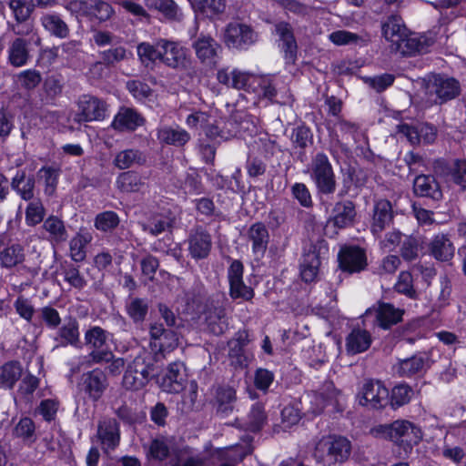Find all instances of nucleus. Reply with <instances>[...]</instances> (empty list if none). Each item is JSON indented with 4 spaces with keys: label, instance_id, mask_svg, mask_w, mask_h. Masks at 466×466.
Wrapping results in <instances>:
<instances>
[{
    "label": "nucleus",
    "instance_id": "nucleus-57",
    "mask_svg": "<svg viewBox=\"0 0 466 466\" xmlns=\"http://www.w3.org/2000/svg\"><path fill=\"white\" fill-rule=\"evenodd\" d=\"M421 242L420 238L413 236H405L401 241L400 253L406 261H413L419 257Z\"/></svg>",
    "mask_w": 466,
    "mask_h": 466
},
{
    "label": "nucleus",
    "instance_id": "nucleus-30",
    "mask_svg": "<svg viewBox=\"0 0 466 466\" xmlns=\"http://www.w3.org/2000/svg\"><path fill=\"white\" fill-rule=\"evenodd\" d=\"M187 374L185 365L180 361L170 363L165 376L162 378L161 387L168 393L180 392L186 384Z\"/></svg>",
    "mask_w": 466,
    "mask_h": 466
},
{
    "label": "nucleus",
    "instance_id": "nucleus-33",
    "mask_svg": "<svg viewBox=\"0 0 466 466\" xmlns=\"http://www.w3.org/2000/svg\"><path fill=\"white\" fill-rule=\"evenodd\" d=\"M413 192L418 197L434 201H440L443 197L439 182L431 175L417 176L413 180Z\"/></svg>",
    "mask_w": 466,
    "mask_h": 466
},
{
    "label": "nucleus",
    "instance_id": "nucleus-31",
    "mask_svg": "<svg viewBox=\"0 0 466 466\" xmlns=\"http://www.w3.org/2000/svg\"><path fill=\"white\" fill-rule=\"evenodd\" d=\"M434 171L446 176L448 181L461 186L462 190L466 189V160L456 159L451 166L444 160H437Z\"/></svg>",
    "mask_w": 466,
    "mask_h": 466
},
{
    "label": "nucleus",
    "instance_id": "nucleus-21",
    "mask_svg": "<svg viewBox=\"0 0 466 466\" xmlns=\"http://www.w3.org/2000/svg\"><path fill=\"white\" fill-rule=\"evenodd\" d=\"M357 217L356 205L351 200H341L335 203L327 226L336 229H344L352 227Z\"/></svg>",
    "mask_w": 466,
    "mask_h": 466
},
{
    "label": "nucleus",
    "instance_id": "nucleus-13",
    "mask_svg": "<svg viewBox=\"0 0 466 466\" xmlns=\"http://www.w3.org/2000/svg\"><path fill=\"white\" fill-rule=\"evenodd\" d=\"M243 274V263L238 259H231V263L228 268V294L232 299L250 301L255 293L252 288L245 284Z\"/></svg>",
    "mask_w": 466,
    "mask_h": 466
},
{
    "label": "nucleus",
    "instance_id": "nucleus-46",
    "mask_svg": "<svg viewBox=\"0 0 466 466\" xmlns=\"http://www.w3.org/2000/svg\"><path fill=\"white\" fill-rule=\"evenodd\" d=\"M19 361L11 360L0 367V388L11 390L22 376Z\"/></svg>",
    "mask_w": 466,
    "mask_h": 466
},
{
    "label": "nucleus",
    "instance_id": "nucleus-15",
    "mask_svg": "<svg viewBox=\"0 0 466 466\" xmlns=\"http://www.w3.org/2000/svg\"><path fill=\"white\" fill-rule=\"evenodd\" d=\"M391 441L402 446L405 452L410 451L422 439L419 427L408 420H396L391 423Z\"/></svg>",
    "mask_w": 466,
    "mask_h": 466
},
{
    "label": "nucleus",
    "instance_id": "nucleus-28",
    "mask_svg": "<svg viewBox=\"0 0 466 466\" xmlns=\"http://www.w3.org/2000/svg\"><path fill=\"white\" fill-rule=\"evenodd\" d=\"M97 438L105 451H114L120 442V427L116 419L106 418L98 422Z\"/></svg>",
    "mask_w": 466,
    "mask_h": 466
},
{
    "label": "nucleus",
    "instance_id": "nucleus-44",
    "mask_svg": "<svg viewBox=\"0 0 466 466\" xmlns=\"http://www.w3.org/2000/svg\"><path fill=\"white\" fill-rule=\"evenodd\" d=\"M43 228L48 234L47 238L52 243H63L68 238L64 221L56 216H49L44 221Z\"/></svg>",
    "mask_w": 466,
    "mask_h": 466
},
{
    "label": "nucleus",
    "instance_id": "nucleus-37",
    "mask_svg": "<svg viewBox=\"0 0 466 466\" xmlns=\"http://www.w3.org/2000/svg\"><path fill=\"white\" fill-rule=\"evenodd\" d=\"M268 416L265 411V407L262 403H254L246 417L238 420L237 423L244 431L250 432H258L267 423Z\"/></svg>",
    "mask_w": 466,
    "mask_h": 466
},
{
    "label": "nucleus",
    "instance_id": "nucleus-50",
    "mask_svg": "<svg viewBox=\"0 0 466 466\" xmlns=\"http://www.w3.org/2000/svg\"><path fill=\"white\" fill-rule=\"evenodd\" d=\"M92 235L89 232H78L69 243L70 257L76 262L85 260L86 252V247L92 241Z\"/></svg>",
    "mask_w": 466,
    "mask_h": 466
},
{
    "label": "nucleus",
    "instance_id": "nucleus-17",
    "mask_svg": "<svg viewBox=\"0 0 466 466\" xmlns=\"http://www.w3.org/2000/svg\"><path fill=\"white\" fill-rule=\"evenodd\" d=\"M243 236L251 248L254 259L256 261L261 260L265 257L270 241L267 226L260 221L255 222L246 229Z\"/></svg>",
    "mask_w": 466,
    "mask_h": 466
},
{
    "label": "nucleus",
    "instance_id": "nucleus-25",
    "mask_svg": "<svg viewBox=\"0 0 466 466\" xmlns=\"http://www.w3.org/2000/svg\"><path fill=\"white\" fill-rule=\"evenodd\" d=\"M360 404L380 409L388 402L389 390L379 380H366L361 388Z\"/></svg>",
    "mask_w": 466,
    "mask_h": 466
},
{
    "label": "nucleus",
    "instance_id": "nucleus-53",
    "mask_svg": "<svg viewBox=\"0 0 466 466\" xmlns=\"http://www.w3.org/2000/svg\"><path fill=\"white\" fill-rule=\"evenodd\" d=\"M59 175V168L55 167L46 166L37 171L38 179L44 181V192L46 195L49 197L55 195L58 184Z\"/></svg>",
    "mask_w": 466,
    "mask_h": 466
},
{
    "label": "nucleus",
    "instance_id": "nucleus-10",
    "mask_svg": "<svg viewBox=\"0 0 466 466\" xmlns=\"http://www.w3.org/2000/svg\"><path fill=\"white\" fill-rule=\"evenodd\" d=\"M395 212L391 202L386 198H375L370 222L371 234L380 238L382 232L393 224Z\"/></svg>",
    "mask_w": 466,
    "mask_h": 466
},
{
    "label": "nucleus",
    "instance_id": "nucleus-49",
    "mask_svg": "<svg viewBox=\"0 0 466 466\" xmlns=\"http://www.w3.org/2000/svg\"><path fill=\"white\" fill-rule=\"evenodd\" d=\"M147 157L138 149H126L118 152L114 159V165L119 169H127L134 165H143Z\"/></svg>",
    "mask_w": 466,
    "mask_h": 466
},
{
    "label": "nucleus",
    "instance_id": "nucleus-45",
    "mask_svg": "<svg viewBox=\"0 0 466 466\" xmlns=\"http://www.w3.org/2000/svg\"><path fill=\"white\" fill-rule=\"evenodd\" d=\"M171 466H205L206 458L196 453L191 448L185 447L183 449L173 451V456L170 461Z\"/></svg>",
    "mask_w": 466,
    "mask_h": 466
},
{
    "label": "nucleus",
    "instance_id": "nucleus-22",
    "mask_svg": "<svg viewBox=\"0 0 466 466\" xmlns=\"http://www.w3.org/2000/svg\"><path fill=\"white\" fill-rule=\"evenodd\" d=\"M81 389L92 401L99 400L108 387L106 373L96 368L82 375Z\"/></svg>",
    "mask_w": 466,
    "mask_h": 466
},
{
    "label": "nucleus",
    "instance_id": "nucleus-23",
    "mask_svg": "<svg viewBox=\"0 0 466 466\" xmlns=\"http://www.w3.org/2000/svg\"><path fill=\"white\" fill-rule=\"evenodd\" d=\"M339 268L350 273L360 272L367 266L365 250L358 246L344 247L338 255Z\"/></svg>",
    "mask_w": 466,
    "mask_h": 466
},
{
    "label": "nucleus",
    "instance_id": "nucleus-14",
    "mask_svg": "<svg viewBox=\"0 0 466 466\" xmlns=\"http://www.w3.org/2000/svg\"><path fill=\"white\" fill-rule=\"evenodd\" d=\"M257 38L258 35L249 25L239 23L228 25L224 34V41L228 47L238 50L248 49Z\"/></svg>",
    "mask_w": 466,
    "mask_h": 466
},
{
    "label": "nucleus",
    "instance_id": "nucleus-39",
    "mask_svg": "<svg viewBox=\"0 0 466 466\" xmlns=\"http://www.w3.org/2000/svg\"><path fill=\"white\" fill-rule=\"evenodd\" d=\"M175 223L176 217L168 210L154 215L147 223L142 225V229L156 237L163 232H172Z\"/></svg>",
    "mask_w": 466,
    "mask_h": 466
},
{
    "label": "nucleus",
    "instance_id": "nucleus-56",
    "mask_svg": "<svg viewBox=\"0 0 466 466\" xmlns=\"http://www.w3.org/2000/svg\"><path fill=\"white\" fill-rule=\"evenodd\" d=\"M413 395V390L410 386L406 383H400L396 385L391 390L390 394V405L393 409H397L403 405H406L411 400Z\"/></svg>",
    "mask_w": 466,
    "mask_h": 466
},
{
    "label": "nucleus",
    "instance_id": "nucleus-61",
    "mask_svg": "<svg viewBox=\"0 0 466 466\" xmlns=\"http://www.w3.org/2000/svg\"><path fill=\"white\" fill-rule=\"evenodd\" d=\"M394 289L398 293L403 294L410 299H415L418 297V293L413 287L412 275L408 271H401L400 273Z\"/></svg>",
    "mask_w": 466,
    "mask_h": 466
},
{
    "label": "nucleus",
    "instance_id": "nucleus-41",
    "mask_svg": "<svg viewBox=\"0 0 466 466\" xmlns=\"http://www.w3.org/2000/svg\"><path fill=\"white\" fill-rule=\"evenodd\" d=\"M381 31L385 39L390 42L392 48L396 43L400 41L401 37H405L408 29L400 15H391L382 23Z\"/></svg>",
    "mask_w": 466,
    "mask_h": 466
},
{
    "label": "nucleus",
    "instance_id": "nucleus-3",
    "mask_svg": "<svg viewBox=\"0 0 466 466\" xmlns=\"http://www.w3.org/2000/svg\"><path fill=\"white\" fill-rule=\"evenodd\" d=\"M351 451L350 441L341 436L322 437L314 449L313 456L323 466H334L348 460Z\"/></svg>",
    "mask_w": 466,
    "mask_h": 466
},
{
    "label": "nucleus",
    "instance_id": "nucleus-4",
    "mask_svg": "<svg viewBox=\"0 0 466 466\" xmlns=\"http://www.w3.org/2000/svg\"><path fill=\"white\" fill-rule=\"evenodd\" d=\"M112 334L100 326H90L84 334L85 346L90 350L86 357V364H103L113 358L108 341Z\"/></svg>",
    "mask_w": 466,
    "mask_h": 466
},
{
    "label": "nucleus",
    "instance_id": "nucleus-11",
    "mask_svg": "<svg viewBox=\"0 0 466 466\" xmlns=\"http://www.w3.org/2000/svg\"><path fill=\"white\" fill-rule=\"evenodd\" d=\"M431 364V352L420 351L409 358L399 360L394 365V370L399 377H422Z\"/></svg>",
    "mask_w": 466,
    "mask_h": 466
},
{
    "label": "nucleus",
    "instance_id": "nucleus-5",
    "mask_svg": "<svg viewBox=\"0 0 466 466\" xmlns=\"http://www.w3.org/2000/svg\"><path fill=\"white\" fill-rule=\"evenodd\" d=\"M310 178L315 184L318 194L332 195L337 188L336 176L328 156L317 153L310 163Z\"/></svg>",
    "mask_w": 466,
    "mask_h": 466
},
{
    "label": "nucleus",
    "instance_id": "nucleus-62",
    "mask_svg": "<svg viewBox=\"0 0 466 466\" xmlns=\"http://www.w3.org/2000/svg\"><path fill=\"white\" fill-rule=\"evenodd\" d=\"M46 214L45 208L40 199H33L25 209V222L28 226H35L41 223Z\"/></svg>",
    "mask_w": 466,
    "mask_h": 466
},
{
    "label": "nucleus",
    "instance_id": "nucleus-51",
    "mask_svg": "<svg viewBox=\"0 0 466 466\" xmlns=\"http://www.w3.org/2000/svg\"><path fill=\"white\" fill-rule=\"evenodd\" d=\"M25 258L24 248L19 244H13L0 251V265L11 268L24 262Z\"/></svg>",
    "mask_w": 466,
    "mask_h": 466
},
{
    "label": "nucleus",
    "instance_id": "nucleus-43",
    "mask_svg": "<svg viewBox=\"0 0 466 466\" xmlns=\"http://www.w3.org/2000/svg\"><path fill=\"white\" fill-rule=\"evenodd\" d=\"M115 15L113 6L105 0H87L86 18L91 22L105 23Z\"/></svg>",
    "mask_w": 466,
    "mask_h": 466
},
{
    "label": "nucleus",
    "instance_id": "nucleus-12",
    "mask_svg": "<svg viewBox=\"0 0 466 466\" xmlns=\"http://www.w3.org/2000/svg\"><path fill=\"white\" fill-rule=\"evenodd\" d=\"M192 48L200 63L207 66L215 67L220 60L222 46L209 35H197Z\"/></svg>",
    "mask_w": 466,
    "mask_h": 466
},
{
    "label": "nucleus",
    "instance_id": "nucleus-18",
    "mask_svg": "<svg viewBox=\"0 0 466 466\" xmlns=\"http://www.w3.org/2000/svg\"><path fill=\"white\" fill-rule=\"evenodd\" d=\"M259 76L244 72L238 69L228 71V69H220L217 73L218 81L226 86L235 89H243L248 92L256 90V83Z\"/></svg>",
    "mask_w": 466,
    "mask_h": 466
},
{
    "label": "nucleus",
    "instance_id": "nucleus-34",
    "mask_svg": "<svg viewBox=\"0 0 466 466\" xmlns=\"http://www.w3.org/2000/svg\"><path fill=\"white\" fill-rule=\"evenodd\" d=\"M317 402L321 406L316 412H321L326 407L331 406V410L336 412H342L344 410V399L340 391L334 388L332 382H327L324 385L323 391L315 394Z\"/></svg>",
    "mask_w": 466,
    "mask_h": 466
},
{
    "label": "nucleus",
    "instance_id": "nucleus-42",
    "mask_svg": "<svg viewBox=\"0 0 466 466\" xmlns=\"http://www.w3.org/2000/svg\"><path fill=\"white\" fill-rule=\"evenodd\" d=\"M41 25L53 36L60 39L70 35L69 25L56 13H47L41 16Z\"/></svg>",
    "mask_w": 466,
    "mask_h": 466
},
{
    "label": "nucleus",
    "instance_id": "nucleus-29",
    "mask_svg": "<svg viewBox=\"0 0 466 466\" xmlns=\"http://www.w3.org/2000/svg\"><path fill=\"white\" fill-rule=\"evenodd\" d=\"M54 340L56 342L54 350L67 346L80 347L79 322L77 319L70 317L62 326H59L54 336Z\"/></svg>",
    "mask_w": 466,
    "mask_h": 466
},
{
    "label": "nucleus",
    "instance_id": "nucleus-8",
    "mask_svg": "<svg viewBox=\"0 0 466 466\" xmlns=\"http://www.w3.org/2000/svg\"><path fill=\"white\" fill-rule=\"evenodd\" d=\"M78 113L76 114L74 121L81 124L83 122L102 121L106 116V103L92 95H82L77 100Z\"/></svg>",
    "mask_w": 466,
    "mask_h": 466
},
{
    "label": "nucleus",
    "instance_id": "nucleus-24",
    "mask_svg": "<svg viewBox=\"0 0 466 466\" xmlns=\"http://www.w3.org/2000/svg\"><path fill=\"white\" fill-rule=\"evenodd\" d=\"M237 401L236 390L233 387L222 385L214 390L210 404L216 414L221 418L229 416Z\"/></svg>",
    "mask_w": 466,
    "mask_h": 466
},
{
    "label": "nucleus",
    "instance_id": "nucleus-35",
    "mask_svg": "<svg viewBox=\"0 0 466 466\" xmlns=\"http://www.w3.org/2000/svg\"><path fill=\"white\" fill-rule=\"evenodd\" d=\"M10 187L25 201H31L35 198V177L27 176L25 169L16 171L11 179Z\"/></svg>",
    "mask_w": 466,
    "mask_h": 466
},
{
    "label": "nucleus",
    "instance_id": "nucleus-63",
    "mask_svg": "<svg viewBox=\"0 0 466 466\" xmlns=\"http://www.w3.org/2000/svg\"><path fill=\"white\" fill-rule=\"evenodd\" d=\"M127 89L137 101L144 102L153 95L152 88L140 80H129L127 82Z\"/></svg>",
    "mask_w": 466,
    "mask_h": 466
},
{
    "label": "nucleus",
    "instance_id": "nucleus-40",
    "mask_svg": "<svg viewBox=\"0 0 466 466\" xmlns=\"http://www.w3.org/2000/svg\"><path fill=\"white\" fill-rule=\"evenodd\" d=\"M30 40L16 37L8 46V62L15 67H21L27 64L30 58Z\"/></svg>",
    "mask_w": 466,
    "mask_h": 466
},
{
    "label": "nucleus",
    "instance_id": "nucleus-6",
    "mask_svg": "<svg viewBox=\"0 0 466 466\" xmlns=\"http://www.w3.org/2000/svg\"><path fill=\"white\" fill-rule=\"evenodd\" d=\"M427 95L435 105H443L461 95L459 80L443 74H431L426 80Z\"/></svg>",
    "mask_w": 466,
    "mask_h": 466
},
{
    "label": "nucleus",
    "instance_id": "nucleus-59",
    "mask_svg": "<svg viewBox=\"0 0 466 466\" xmlns=\"http://www.w3.org/2000/svg\"><path fill=\"white\" fill-rule=\"evenodd\" d=\"M62 274L64 279L75 289H82L86 287V281L84 277L80 274V271L76 266L72 263H65L62 265Z\"/></svg>",
    "mask_w": 466,
    "mask_h": 466
},
{
    "label": "nucleus",
    "instance_id": "nucleus-19",
    "mask_svg": "<svg viewBox=\"0 0 466 466\" xmlns=\"http://www.w3.org/2000/svg\"><path fill=\"white\" fill-rule=\"evenodd\" d=\"M404 311L390 303H380L378 308H370L363 314V322L373 318V323L386 329L402 320Z\"/></svg>",
    "mask_w": 466,
    "mask_h": 466
},
{
    "label": "nucleus",
    "instance_id": "nucleus-16",
    "mask_svg": "<svg viewBox=\"0 0 466 466\" xmlns=\"http://www.w3.org/2000/svg\"><path fill=\"white\" fill-rule=\"evenodd\" d=\"M272 34L277 36L278 46L284 53L285 60L294 63L297 58L298 45L292 25L286 21H277L273 24Z\"/></svg>",
    "mask_w": 466,
    "mask_h": 466
},
{
    "label": "nucleus",
    "instance_id": "nucleus-9",
    "mask_svg": "<svg viewBox=\"0 0 466 466\" xmlns=\"http://www.w3.org/2000/svg\"><path fill=\"white\" fill-rule=\"evenodd\" d=\"M322 249H327L325 240L321 239L316 243H309L304 248L299 268L300 276L306 283L317 279Z\"/></svg>",
    "mask_w": 466,
    "mask_h": 466
},
{
    "label": "nucleus",
    "instance_id": "nucleus-64",
    "mask_svg": "<svg viewBox=\"0 0 466 466\" xmlns=\"http://www.w3.org/2000/svg\"><path fill=\"white\" fill-rule=\"evenodd\" d=\"M252 93L273 101L277 96V88L270 77L259 76L256 83V90Z\"/></svg>",
    "mask_w": 466,
    "mask_h": 466
},
{
    "label": "nucleus",
    "instance_id": "nucleus-32",
    "mask_svg": "<svg viewBox=\"0 0 466 466\" xmlns=\"http://www.w3.org/2000/svg\"><path fill=\"white\" fill-rule=\"evenodd\" d=\"M212 246L210 234L201 227L194 229L188 238V250L195 259H202L208 256Z\"/></svg>",
    "mask_w": 466,
    "mask_h": 466
},
{
    "label": "nucleus",
    "instance_id": "nucleus-47",
    "mask_svg": "<svg viewBox=\"0 0 466 466\" xmlns=\"http://www.w3.org/2000/svg\"><path fill=\"white\" fill-rule=\"evenodd\" d=\"M454 246L446 235H437L431 243L432 256L441 261H448L454 255Z\"/></svg>",
    "mask_w": 466,
    "mask_h": 466
},
{
    "label": "nucleus",
    "instance_id": "nucleus-48",
    "mask_svg": "<svg viewBox=\"0 0 466 466\" xmlns=\"http://www.w3.org/2000/svg\"><path fill=\"white\" fill-rule=\"evenodd\" d=\"M116 187L125 193L139 192L145 187L140 175L135 171H126L116 177Z\"/></svg>",
    "mask_w": 466,
    "mask_h": 466
},
{
    "label": "nucleus",
    "instance_id": "nucleus-55",
    "mask_svg": "<svg viewBox=\"0 0 466 466\" xmlns=\"http://www.w3.org/2000/svg\"><path fill=\"white\" fill-rule=\"evenodd\" d=\"M148 6L159 11L167 19L180 20L182 14L173 0H148Z\"/></svg>",
    "mask_w": 466,
    "mask_h": 466
},
{
    "label": "nucleus",
    "instance_id": "nucleus-7",
    "mask_svg": "<svg viewBox=\"0 0 466 466\" xmlns=\"http://www.w3.org/2000/svg\"><path fill=\"white\" fill-rule=\"evenodd\" d=\"M149 347L156 361L165 359L167 353L175 350L179 345V335L172 329H165L162 323L154 322L149 326Z\"/></svg>",
    "mask_w": 466,
    "mask_h": 466
},
{
    "label": "nucleus",
    "instance_id": "nucleus-54",
    "mask_svg": "<svg viewBox=\"0 0 466 466\" xmlns=\"http://www.w3.org/2000/svg\"><path fill=\"white\" fill-rule=\"evenodd\" d=\"M133 54L123 46H116L99 53V57L106 66H115L116 64L130 59Z\"/></svg>",
    "mask_w": 466,
    "mask_h": 466
},
{
    "label": "nucleus",
    "instance_id": "nucleus-36",
    "mask_svg": "<svg viewBox=\"0 0 466 466\" xmlns=\"http://www.w3.org/2000/svg\"><path fill=\"white\" fill-rule=\"evenodd\" d=\"M189 133L179 126H161L157 130V138L161 144L183 147L190 140Z\"/></svg>",
    "mask_w": 466,
    "mask_h": 466
},
{
    "label": "nucleus",
    "instance_id": "nucleus-26",
    "mask_svg": "<svg viewBox=\"0 0 466 466\" xmlns=\"http://www.w3.org/2000/svg\"><path fill=\"white\" fill-rule=\"evenodd\" d=\"M206 322L210 333L219 336L228 329V318L224 300H212L205 311Z\"/></svg>",
    "mask_w": 466,
    "mask_h": 466
},
{
    "label": "nucleus",
    "instance_id": "nucleus-1",
    "mask_svg": "<svg viewBox=\"0 0 466 466\" xmlns=\"http://www.w3.org/2000/svg\"><path fill=\"white\" fill-rule=\"evenodd\" d=\"M140 64L150 70L162 64L171 69L183 70L187 66V49L179 42L158 38L153 43L141 42L137 46Z\"/></svg>",
    "mask_w": 466,
    "mask_h": 466
},
{
    "label": "nucleus",
    "instance_id": "nucleus-58",
    "mask_svg": "<svg viewBox=\"0 0 466 466\" xmlns=\"http://www.w3.org/2000/svg\"><path fill=\"white\" fill-rule=\"evenodd\" d=\"M118 215L114 211H104L96 216L95 228L102 232H109L119 225Z\"/></svg>",
    "mask_w": 466,
    "mask_h": 466
},
{
    "label": "nucleus",
    "instance_id": "nucleus-38",
    "mask_svg": "<svg viewBox=\"0 0 466 466\" xmlns=\"http://www.w3.org/2000/svg\"><path fill=\"white\" fill-rule=\"evenodd\" d=\"M372 343L370 333L360 328L353 329L346 337V351L349 355H356L368 350Z\"/></svg>",
    "mask_w": 466,
    "mask_h": 466
},
{
    "label": "nucleus",
    "instance_id": "nucleus-27",
    "mask_svg": "<svg viewBox=\"0 0 466 466\" xmlns=\"http://www.w3.org/2000/svg\"><path fill=\"white\" fill-rule=\"evenodd\" d=\"M146 118L135 108L121 106L115 116L112 127L119 132H133L144 126Z\"/></svg>",
    "mask_w": 466,
    "mask_h": 466
},
{
    "label": "nucleus",
    "instance_id": "nucleus-2",
    "mask_svg": "<svg viewBox=\"0 0 466 466\" xmlns=\"http://www.w3.org/2000/svg\"><path fill=\"white\" fill-rule=\"evenodd\" d=\"M155 362L151 353L138 354L126 368L122 384L127 390L137 391L145 388L155 373Z\"/></svg>",
    "mask_w": 466,
    "mask_h": 466
},
{
    "label": "nucleus",
    "instance_id": "nucleus-20",
    "mask_svg": "<svg viewBox=\"0 0 466 466\" xmlns=\"http://www.w3.org/2000/svg\"><path fill=\"white\" fill-rule=\"evenodd\" d=\"M434 40L426 35H419L414 33L405 34V37H401L400 41L396 43L391 48L393 51L400 53L403 56H412L418 54L427 53L429 47L432 46Z\"/></svg>",
    "mask_w": 466,
    "mask_h": 466
},
{
    "label": "nucleus",
    "instance_id": "nucleus-52",
    "mask_svg": "<svg viewBox=\"0 0 466 466\" xmlns=\"http://www.w3.org/2000/svg\"><path fill=\"white\" fill-rule=\"evenodd\" d=\"M149 305L147 299L133 298L126 304V311L134 323H142L148 313Z\"/></svg>",
    "mask_w": 466,
    "mask_h": 466
},
{
    "label": "nucleus",
    "instance_id": "nucleus-60",
    "mask_svg": "<svg viewBox=\"0 0 466 466\" xmlns=\"http://www.w3.org/2000/svg\"><path fill=\"white\" fill-rule=\"evenodd\" d=\"M228 356L231 365H233L235 368H246L250 360V358L246 350L242 349L240 346L231 340H228Z\"/></svg>",
    "mask_w": 466,
    "mask_h": 466
}]
</instances>
